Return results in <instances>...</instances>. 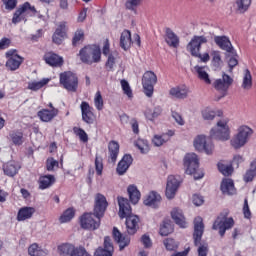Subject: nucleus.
<instances>
[{
	"label": "nucleus",
	"instance_id": "nucleus-1",
	"mask_svg": "<svg viewBox=\"0 0 256 256\" xmlns=\"http://www.w3.org/2000/svg\"><path fill=\"white\" fill-rule=\"evenodd\" d=\"M119 212L118 215L120 219L126 218V228L128 235H135L137 229H139V216L132 215L131 205L129 200L124 197H118Z\"/></svg>",
	"mask_w": 256,
	"mask_h": 256
},
{
	"label": "nucleus",
	"instance_id": "nucleus-2",
	"mask_svg": "<svg viewBox=\"0 0 256 256\" xmlns=\"http://www.w3.org/2000/svg\"><path fill=\"white\" fill-rule=\"evenodd\" d=\"M205 231V225L203 224V218L196 217L194 219V245L198 247L197 252L198 256H207L209 253V244L205 242H201V238L203 237V232Z\"/></svg>",
	"mask_w": 256,
	"mask_h": 256
},
{
	"label": "nucleus",
	"instance_id": "nucleus-3",
	"mask_svg": "<svg viewBox=\"0 0 256 256\" xmlns=\"http://www.w3.org/2000/svg\"><path fill=\"white\" fill-rule=\"evenodd\" d=\"M210 137L211 139H216V141H229L231 139L229 120H218L216 125L210 130Z\"/></svg>",
	"mask_w": 256,
	"mask_h": 256
},
{
	"label": "nucleus",
	"instance_id": "nucleus-4",
	"mask_svg": "<svg viewBox=\"0 0 256 256\" xmlns=\"http://www.w3.org/2000/svg\"><path fill=\"white\" fill-rule=\"evenodd\" d=\"M251 135H253L251 127L247 125L240 126L238 132L230 140L231 147H233V149H241L242 147H245V145L249 143Z\"/></svg>",
	"mask_w": 256,
	"mask_h": 256
},
{
	"label": "nucleus",
	"instance_id": "nucleus-5",
	"mask_svg": "<svg viewBox=\"0 0 256 256\" xmlns=\"http://www.w3.org/2000/svg\"><path fill=\"white\" fill-rule=\"evenodd\" d=\"M79 55L82 63L87 65L101 61V49L97 46H86L80 50Z\"/></svg>",
	"mask_w": 256,
	"mask_h": 256
},
{
	"label": "nucleus",
	"instance_id": "nucleus-6",
	"mask_svg": "<svg viewBox=\"0 0 256 256\" xmlns=\"http://www.w3.org/2000/svg\"><path fill=\"white\" fill-rule=\"evenodd\" d=\"M229 217V212L228 211H224L222 212L217 219L215 220L212 229H214L215 231H217V229H219V235L221 237H224L225 235V231H227V229H231V227H233V225H235V221L233 220V218H228Z\"/></svg>",
	"mask_w": 256,
	"mask_h": 256
},
{
	"label": "nucleus",
	"instance_id": "nucleus-7",
	"mask_svg": "<svg viewBox=\"0 0 256 256\" xmlns=\"http://www.w3.org/2000/svg\"><path fill=\"white\" fill-rule=\"evenodd\" d=\"M80 225L82 229L95 231V229H99L101 225V216H96L95 213H84L80 217Z\"/></svg>",
	"mask_w": 256,
	"mask_h": 256
},
{
	"label": "nucleus",
	"instance_id": "nucleus-8",
	"mask_svg": "<svg viewBox=\"0 0 256 256\" xmlns=\"http://www.w3.org/2000/svg\"><path fill=\"white\" fill-rule=\"evenodd\" d=\"M60 83L63 85L64 89L71 91L72 93H75L77 87H79V79L77 78V75L70 71L60 74Z\"/></svg>",
	"mask_w": 256,
	"mask_h": 256
},
{
	"label": "nucleus",
	"instance_id": "nucleus-9",
	"mask_svg": "<svg viewBox=\"0 0 256 256\" xmlns=\"http://www.w3.org/2000/svg\"><path fill=\"white\" fill-rule=\"evenodd\" d=\"M194 149L199 151V153H206V155H213L215 146L212 143H207L206 135H198L193 141Z\"/></svg>",
	"mask_w": 256,
	"mask_h": 256
},
{
	"label": "nucleus",
	"instance_id": "nucleus-10",
	"mask_svg": "<svg viewBox=\"0 0 256 256\" xmlns=\"http://www.w3.org/2000/svg\"><path fill=\"white\" fill-rule=\"evenodd\" d=\"M157 83V75L153 71H146L142 77L144 93L147 97H153V86Z\"/></svg>",
	"mask_w": 256,
	"mask_h": 256
},
{
	"label": "nucleus",
	"instance_id": "nucleus-11",
	"mask_svg": "<svg viewBox=\"0 0 256 256\" xmlns=\"http://www.w3.org/2000/svg\"><path fill=\"white\" fill-rule=\"evenodd\" d=\"M183 166L187 175H193L199 169V156L193 152L187 153L183 158Z\"/></svg>",
	"mask_w": 256,
	"mask_h": 256
},
{
	"label": "nucleus",
	"instance_id": "nucleus-12",
	"mask_svg": "<svg viewBox=\"0 0 256 256\" xmlns=\"http://www.w3.org/2000/svg\"><path fill=\"white\" fill-rule=\"evenodd\" d=\"M207 42L208 40L205 36H194L186 46V49L192 57H195V55H199V52H201V46Z\"/></svg>",
	"mask_w": 256,
	"mask_h": 256
},
{
	"label": "nucleus",
	"instance_id": "nucleus-13",
	"mask_svg": "<svg viewBox=\"0 0 256 256\" xmlns=\"http://www.w3.org/2000/svg\"><path fill=\"white\" fill-rule=\"evenodd\" d=\"M109 203L105 195L98 193L95 195V204H94V215L96 217H103L105 211H107Z\"/></svg>",
	"mask_w": 256,
	"mask_h": 256
},
{
	"label": "nucleus",
	"instance_id": "nucleus-14",
	"mask_svg": "<svg viewBox=\"0 0 256 256\" xmlns=\"http://www.w3.org/2000/svg\"><path fill=\"white\" fill-rule=\"evenodd\" d=\"M26 11H32L33 13H35L37 10L34 6H31L29 2L24 3L14 12L12 17V23L14 25H17V23H21V21L25 19L23 15H25Z\"/></svg>",
	"mask_w": 256,
	"mask_h": 256
},
{
	"label": "nucleus",
	"instance_id": "nucleus-15",
	"mask_svg": "<svg viewBox=\"0 0 256 256\" xmlns=\"http://www.w3.org/2000/svg\"><path fill=\"white\" fill-rule=\"evenodd\" d=\"M214 42L220 49H222V51H226V53H230V55H235V49H233V45L231 44L229 37L215 36Z\"/></svg>",
	"mask_w": 256,
	"mask_h": 256
},
{
	"label": "nucleus",
	"instance_id": "nucleus-16",
	"mask_svg": "<svg viewBox=\"0 0 256 256\" xmlns=\"http://www.w3.org/2000/svg\"><path fill=\"white\" fill-rule=\"evenodd\" d=\"M230 85H233V78L225 73L222 74L221 79H217L213 83V87L216 91H221L222 93H226Z\"/></svg>",
	"mask_w": 256,
	"mask_h": 256
},
{
	"label": "nucleus",
	"instance_id": "nucleus-17",
	"mask_svg": "<svg viewBox=\"0 0 256 256\" xmlns=\"http://www.w3.org/2000/svg\"><path fill=\"white\" fill-rule=\"evenodd\" d=\"M66 30L67 23H60L52 36L53 43H55L56 45H61L65 40V37H67V33L65 32Z\"/></svg>",
	"mask_w": 256,
	"mask_h": 256
},
{
	"label": "nucleus",
	"instance_id": "nucleus-18",
	"mask_svg": "<svg viewBox=\"0 0 256 256\" xmlns=\"http://www.w3.org/2000/svg\"><path fill=\"white\" fill-rule=\"evenodd\" d=\"M179 189V180L175 176H169L166 185V197L167 199H173Z\"/></svg>",
	"mask_w": 256,
	"mask_h": 256
},
{
	"label": "nucleus",
	"instance_id": "nucleus-19",
	"mask_svg": "<svg viewBox=\"0 0 256 256\" xmlns=\"http://www.w3.org/2000/svg\"><path fill=\"white\" fill-rule=\"evenodd\" d=\"M189 93H191V90L185 85L176 86L171 88L169 91V95H171V97H175V99H187V97H189Z\"/></svg>",
	"mask_w": 256,
	"mask_h": 256
},
{
	"label": "nucleus",
	"instance_id": "nucleus-20",
	"mask_svg": "<svg viewBox=\"0 0 256 256\" xmlns=\"http://www.w3.org/2000/svg\"><path fill=\"white\" fill-rule=\"evenodd\" d=\"M132 163H133V157H131V155L129 154L124 155L116 168L118 175H125L129 167H131Z\"/></svg>",
	"mask_w": 256,
	"mask_h": 256
},
{
	"label": "nucleus",
	"instance_id": "nucleus-21",
	"mask_svg": "<svg viewBox=\"0 0 256 256\" xmlns=\"http://www.w3.org/2000/svg\"><path fill=\"white\" fill-rule=\"evenodd\" d=\"M37 115L44 123H49L59 115V110L57 108H53L52 110L42 109L38 111Z\"/></svg>",
	"mask_w": 256,
	"mask_h": 256
},
{
	"label": "nucleus",
	"instance_id": "nucleus-22",
	"mask_svg": "<svg viewBox=\"0 0 256 256\" xmlns=\"http://www.w3.org/2000/svg\"><path fill=\"white\" fill-rule=\"evenodd\" d=\"M44 61L47 65H50V67H61V65H63V57L53 52H47L44 55Z\"/></svg>",
	"mask_w": 256,
	"mask_h": 256
},
{
	"label": "nucleus",
	"instance_id": "nucleus-23",
	"mask_svg": "<svg viewBox=\"0 0 256 256\" xmlns=\"http://www.w3.org/2000/svg\"><path fill=\"white\" fill-rule=\"evenodd\" d=\"M80 108L82 111L83 121L91 125L95 120V115L93 114V111H91V106H89V103L87 102H82Z\"/></svg>",
	"mask_w": 256,
	"mask_h": 256
},
{
	"label": "nucleus",
	"instance_id": "nucleus-24",
	"mask_svg": "<svg viewBox=\"0 0 256 256\" xmlns=\"http://www.w3.org/2000/svg\"><path fill=\"white\" fill-rule=\"evenodd\" d=\"M144 205L152 207V209H157L161 205V195L155 191L150 192L144 200Z\"/></svg>",
	"mask_w": 256,
	"mask_h": 256
},
{
	"label": "nucleus",
	"instance_id": "nucleus-25",
	"mask_svg": "<svg viewBox=\"0 0 256 256\" xmlns=\"http://www.w3.org/2000/svg\"><path fill=\"white\" fill-rule=\"evenodd\" d=\"M201 115L204 121H213L216 117H221L223 112L208 106L201 110Z\"/></svg>",
	"mask_w": 256,
	"mask_h": 256
},
{
	"label": "nucleus",
	"instance_id": "nucleus-26",
	"mask_svg": "<svg viewBox=\"0 0 256 256\" xmlns=\"http://www.w3.org/2000/svg\"><path fill=\"white\" fill-rule=\"evenodd\" d=\"M171 217L175 221L176 225H179L182 229L187 227V221H185V216L183 215V210L179 208H174L171 211Z\"/></svg>",
	"mask_w": 256,
	"mask_h": 256
},
{
	"label": "nucleus",
	"instance_id": "nucleus-27",
	"mask_svg": "<svg viewBox=\"0 0 256 256\" xmlns=\"http://www.w3.org/2000/svg\"><path fill=\"white\" fill-rule=\"evenodd\" d=\"M113 238H114V241H117V243L119 244L120 251H123L125 247H127L129 243H131V240L129 239V237L123 236V234L119 232V229L115 227L113 229Z\"/></svg>",
	"mask_w": 256,
	"mask_h": 256
},
{
	"label": "nucleus",
	"instance_id": "nucleus-28",
	"mask_svg": "<svg viewBox=\"0 0 256 256\" xmlns=\"http://www.w3.org/2000/svg\"><path fill=\"white\" fill-rule=\"evenodd\" d=\"M119 155V143L111 141L108 145V161L109 163H115Z\"/></svg>",
	"mask_w": 256,
	"mask_h": 256
},
{
	"label": "nucleus",
	"instance_id": "nucleus-29",
	"mask_svg": "<svg viewBox=\"0 0 256 256\" xmlns=\"http://www.w3.org/2000/svg\"><path fill=\"white\" fill-rule=\"evenodd\" d=\"M220 189H221L222 193H224L226 195H235V193H236L235 184L229 178H225L222 180Z\"/></svg>",
	"mask_w": 256,
	"mask_h": 256
},
{
	"label": "nucleus",
	"instance_id": "nucleus-30",
	"mask_svg": "<svg viewBox=\"0 0 256 256\" xmlns=\"http://www.w3.org/2000/svg\"><path fill=\"white\" fill-rule=\"evenodd\" d=\"M131 45H133V41L131 40V31L124 30L120 37V47L124 49V51H128V49H131Z\"/></svg>",
	"mask_w": 256,
	"mask_h": 256
},
{
	"label": "nucleus",
	"instance_id": "nucleus-31",
	"mask_svg": "<svg viewBox=\"0 0 256 256\" xmlns=\"http://www.w3.org/2000/svg\"><path fill=\"white\" fill-rule=\"evenodd\" d=\"M241 87L244 89V91H251L253 88V76L251 75V71L249 69H245L243 72Z\"/></svg>",
	"mask_w": 256,
	"mask_h": 256
},
{
	"label": "nucleus",
	"instance_id": "nucleus-32",
	"mask_svg": "<svg viewBox=\"0 0 256 256\" xmlns=\"http://www.w3.org/2000/svg\"><path fill=\"white\" fill-rule=\"evenodd\" d=\"M127 192L132 205H137L139 203V200L141 199V192H139L137 186L130 185L127 189Z\"/></svg>",
	"mask_w": 256,
	"mask_h": 256
},
{
	"label": "nucleus",
	"instance_id": "nucleus-33",
	"mask_svg": "<svg viewBox=\"0 0 256 256\" xmlns=\"http://www.w3.org/2000/svg\"><path fill=\"white\" fill-rule=\"evenodd\" d=\"M165 41L167 45H169V47H179V37L173 33V30H171V28L166 29Z\"/></svg>",
	"mask_w": 256,
	"mask_h": 256
},
{
	"label": "nucleus",
	"instance_id": "nucleus-34",
	"mask_svg": "<svg viewBox=\"0 0 256 256\" xmlns=\"http://www.w3.org/2000/svg\"><path fill=\"white\" fill-rule=\"evenodd\" d=\"M21 63H23V57L14 56L7 60L6 67L10 71H17V69H19V67H21Z\"/></svg>",
	"mask_w": 256,
	"mask_h": 256
},
{
	"label": "nucleus",
	"instance_id": "nucleus-35",
	"mask_svg": "<svg viewBox=\"0 0 256 256\" xmlns=\"http://www.w3.org/2000/svg\"><path fill=\"white\" fill-rule=\"evenodd\" d=\"M35 213V208L33 207H23L19 210L17 219L18 221H26V219H31Z\"/></svg>",
	"mask_w": 256,
	"mask_h": 256
},
{
	"label": "nucleus",
	"instance_id": "nucleus-36",
	"mask_svg": "<svg viewBox=\"0 0 256 256\" xmlns=\"http://www.w3.org/2000/svg\"><path fill=\"white\" fill-rule=\"evenodd\" d=\"M55 183V176L45 175L39 178V189H49Z\"/></svg>",
	"mask_w": 256,
	"mask_h": 256
},
{
	"label": "nucleus",
	"instance_id": "nucleus-37",
	"mask_svg": "<svg viewBox=\"0 0 256 256\" xmlns=\"http://www.w3.org/2000/svg\"><path fill=\"white\" fill-rule=\"evenodd\" d=\"M194 69L198 75V78L201 81H204L206 85H211V79L209 78V73H207V70H205V67L195 66Z\"/></svg>",
	"mask_w": 256,
	"mask_h": 256
},
{
	"label": "nucleus",
	"instance_id": "nucleus-38",
	"mask_svg": "<svg viewBox=\"0 0 256 256\" xmlns=\"http://www.w3.org/2000/svg\"><path fill=\"white\" fill-rule=\"evenodd\" d=\"M210 57H212V65L219 69L221 65H223V59L221 58V51L219 50H211Z\"/></svg>",
	"mask_w": 256,
	"mask_h": 256
},
{
	"label": "nucleus",
	"instance_id": "nucleus-39",
	"mask_svg": "<svg viewBox=\"0 0 256 256\" xmlns=\"http://www.w3.org/2000/svg\"><path fill=\"white\" fill-rule=\"evenodd\" d=\"M217 167L218 171H220V173H222V175H224L225 177H229V175L233 174V166L225 161L218 162Z\"/></svg>",
	"mask_w": 256,
	"mask_h": 256
},
{
	"label": "nucleus",
	"instance_id": "nucleus-40",
	"mask_svg": "<svg viewBox=\"0 0 256 256\" xmlns=\"http://www.w3.org/2000/svg\"><path fill=\"white\" fill-rule=\"evenodd\" d=\"M28 254L30 256H47V251L43 250L39 244L34 243L28 247Z\"/></svg>",
	"mask_w": 256,
	"mask_h": 256
},
{
	"label": "nucleus",
	"instance_id": "nucleus-41",
	"mask_svg": "<svg viewBox=\"0 0 256 256\" xmlns=\"http://www.w3.org/2000/svg\"><path fill=\"white\" fill-rule=\"evenodd\" d=\"M167 141H169V136L167 134H156L152 138V145H154V147H162Z\"/></svg>",
	"mask_w": 256,
	"mask_h": 256
},
{
	"label": "nucleus",
	"instance_id": "nucleus-42",
	"mask_svg": "<svg viewBox=\"0 0 256 256\" xmlns=\"http://www.w3.org/2000/svg\"><path fill=\"white\" fill-rule=\"evenodd\" d=\"M251 7V0H236V11L237 13H245Z\"/></svg>",
	"mask_w": 256,
	"mask_h": 256
},
{
	"label": "nucleus",
	"instance_id": "nucleus-43",
	"mask_svg": "<svg viewBox=\"0 0 256 256\" xmlns=\"http://www.w3.org/2000/svg\"><path fill=\"white\" fill-rule=\"evenodd\" d=\"M173 231V225H171V220H165L160 226V235L162 237H167Z\"/></svg>",
	"mask_w": 256,
	"mask_h": 256
},
{
	"label": "nucleus",
	"instance_id": "nucleus-44",
	"mask_svg": "<svg viewBox=\"0 0 256 256\" xmlns=\"http://www.w3.org/2000/svg\"><path fill=\"white\" fill-rule=\"evenodd\" d=\"M47 83H49L48 78H44L38 82H30L28 84V89H30V91H39V89H43V87H45V85H47Z\"/></svg>",
	"mask_w": 256,
	"mask_h": 256
},
{
	"label": "nucleus",
	"instance_id": "nucleus-45",
	"mask_svg": "<svg viewBox=\"0 0 256 256\" xmlns=\"http://www.w3.org/2000/svg\"><path fill=\"white\" fill-rule=\"evenodd\" d=\"M116 63H119V55L117 52L109 54L106 62L107 69H109V71H113V67H115Z\"/></svg>",
	"mask_w": 256,
	"mask_h": 256
},
{
	"label": "nucleus",
	"instance_id": "nucleus-46",
	"mask_svg": "<svg viewBox=\"0 0 256 256\" xmlns=\"http://www.w3.org/2000/svg\"><path fill=\"white\" fill-rule=\"evenodd\" d=\"M75 217V210L68 208L59 218L60 223H69Z\"/></svg>",
	"mask_w": 256,
	"mask_h": 256
},
{
	"label": "nucleus",
	"instance_id": "nucleus-47",
	"mask_svg": "<svg viewBox=\"0 0 256 256\" xmlns=\"http://www.w3.org/2000/svg\"><path fill=\"white\" fill-rule=\"evenodd\" d=\"M83 39H85V31L83 29L76 30L72 39V45L77 47V45H79Z\"/></svg>",
	"mask_w": 256,
	"mask_h": 256
},
{
	"label": "nucleus",
	"instance_id": "nucleus-48",
	"mask_svg": "<svg viewBox=\"0 0 256 256\" xmlns=\"http://www.w3.org/2000/svg\"><path fill=\"white\" fill-rule=\"evenodd\" d=\"M135 146L137 147V149H139V151L143 154L147 153L148 151H150L149 148V142L147 140L144 139H138L135 142Z\"/></svg>",
	"mask_w": 256,
	"mask_h": 256
},
{
	"label": "nucleus",
	"instance_id": "nucleus-49",
	"mask_svg": "<svg viewBox=\"0 0 256 256\" xmlns=\"http://www.w3.org/2000/svg\"><path fill=\"white\" fill-rule=\"evenodd\" d=\"M10 139L14 145H23V133L21 132L10 133Z\"/></svg>",
	"mask_w": 256,
	"mask_h": 256
},
{
	"label": "nucleus",
	"instance_id": "nucleus-50",
	"mask_svg": "<svg viewBox=\"0 0 256 256\" xmlns=\"http://www.w3.org/2000/svg\"><path fill=\"white\" fill-rule=\"evenodd\" d=\"M73 131L75 135L79 137L80 141H82V143H87L89 141V136L87 135V132H85V130L74 127Z\"/></svg>",
	"mask_w": 256,
	"mask_h": 256
},
{
	"label": "nucleus",
	"instance_id": "nucleus-51",
	"mask_svg": "<svg viewBox=\"0 0 256 256\" xmlns=\"http://www.w3.org/2000/svg\"><path fill=\"white\" fill-rule=\"evenodd\" d=\"M121 87L124 92V95H127L129 99H133V90H131V86L127 80H121Z\"/></svg>",
	"mask_w": 256,
	"mask_h": 256
},
{
	"label": "nucleus",
	"instance_id": "nucleus-52",
	"mask_svg": "<svg viewBox=\"0 0 256 256\" xmlns=\"http://www.w3.org/2000/svg\"><path fill=\"white\" fill-rule=\"evenodd\" d=\"M161 107H156L154 108L153 111L151 110H147L145 112V116L147 117V119H149L150 121H153V119H156V117H159V115H161Z\"/></svg>",
	"mask_w": 256,
	"mask_h": 256
},
{
	"label": "nucleus",
	"instance_id": "nucleus-53",
	"mask_svg": "<svg viewBox=\"0 0 256 256\" xmlns=\"http://www.w3.org/2000/svg\"><path fill=\"white\" fill-rule=\"evenodd\" d=\"M164 245L167 249V251H175L179 247V243H177L175 240L172 238H168L164 240Z\"/></svg>",
	"mask_w": 256,
	"mask_h": 256
},
{
	"label": "nucleus",
	"instance_id": "nucleus-54",
	"mask_svg": "<svg viewBox=\"0 0 256 256\" xmlns=\"http://www.w3.org/2000/svg\"><path fill=\"white\" fill-rule=\"evenodd\" d=\"M2 7H4L6 11H13V9L17 7V0H2Z\"/></svg>",
	"mask_w": 256,
	"mask_h": 256
},
{
	"label": "nucleus",
	"instance_id": "nucleus-55",
	"mask_svg": "<svg viewBox=\"0 0 256 256\" xmlns=\"http://www.w3.org/2000/svg\"><path fill=\"white\" fill-rule=\"evenodd\" d=\"M94 105L98 111L103 110V96H101L100 91L96 92L95 94Z\"/></svg>",
	"mask_w": 256,
	"mask_h": 256
},
{
	"label": "nucleus",
	"instance_id": "nucleus-56",
	"mask_svg": "<svg viewBox=\"0 0 256 256\" xmlns=\"http://www.w3.org/2000/svg\"><path fill=\"white\" fill-rule=\"evenodd\" d=\"M4 173L8 175V177H15V175H17V167L13 164H7L4 167Z\"/></svg>",
	"mask_w": 256,
	"mask_h": 256
},
{
	"label": "nucleus",
	"instance_id": "nucleus-57",
	"mask_svg": "<svg viewBox=\"0 0 256 256\" xmlns=\"http://www.w3.org/2000/svg\"><path fill=\"white\" fill-rule=\"evenodd\" d=\"M141 1L143 0H127L125 3L126 9L129 11H135L139 5H141Z\"/></svg>",
	"mask_w": 256,
	"mask_h": 256
},
{
	"label": "nucleus",
	"instance_id": "nucleus-58",
	"mask_svg": "<svg viewBox=\"0 0 256 256\" xmlns=\"http://www.w3.org/2000/svg\"><path fill=\"white\" fill-rule=\"evenodd\" d=\"M256 176V170L255 168H250L245 174H244V181L245 183H251L253 179H255Z\"/></svg>",
	"mask_w": 256,
	"mask_h": 256
},
{
	"label": "nucleus",
	"instance_id": "nucleus-59",
	"mask_svg": "<svg viewBox=\"0 0 256 256\" xmlns=\"http://www.w3.org/2000/svg\"><path fill=\"white\" fill-rule=\"evenodd\" d=\"M104 251L113 254L114 248H113V243L111 242V238L109 236H106L104 238Z\"/></svg>",
	"mask_w": 256,
	"mask_h": 256
},
{
	"label": "nucleus",
	"instance_id": "nucleus-60",
	"mask_svg": "<svg viewBox=\"0 0 256 256\" xmlns=\"http://www.w3.org/2000/svg\"><path fill=\"white\" fill-rule=\"evenodd\" d=\"M95 169H96L97 175H102V173H103V159H101V157H99V156H96V158H95Z\"/></svg>",
	"mask_w": 256,
	"mask_h": 256
},
{
	"label": "nucleus",
	"instance_id": "nucleus-61",
	"mask_svg": "<svg viewBox=\"0 0 256 256\" xmlns=\"http://www.w3.org/2000/svg\"><path fill=\"white\" fill-rule=\"evenodd\" d=\"M55 167H59V162L53 158H48L46 161L47 171H54Z\"/></svg>",
	"mask_w": 256,
	"mask_h": 256
},
{
	"label": "nucleus",
	"instance_id": "nucleus-62",
	"mask_svg": "<svg viewBox=\"0 0 256 256\" xmlns=\"http://www.w3.org/2000/svg\"><path fill=\"white\" fill-rule=\"evenodd\" d=\"M239 65V61L235 57H231L228 60V73H233V68Z\"/></svg>",
	"mask_w": 256,
	"mask_h": 256
},
{
	"label": "nucleus",
	"instance_id": "nucleus-63",
	"mask_svg": "<svg viewBox=\"0 0 256 256\" xmlns=\"http://www.w3.org/2000/svg\"><path fill=\"white\" fill-rule=\"evenodd\" d=\"M172 117L176 121L177 124H179L181 126L185 125V120L183 119V116H181V114H179L177 112H173Z\"/></svg>",
	"mask_w": 256,
	"mask_h": 256
},
{
	"label": "nucleus",
	"instance_id": "nucleus-64",
	"mask_svg": "<svg viewBox=\"0 0 256 256\" xmlns=\"http://www.w3.org/2000/svg\"><path fill=\"white\" fill-rule=\"evenodd\" d=\"M94 256H113L110 252H107L103 248L96 249Z\"/></svg>",
	"mask_w": 256,
	"mask_h": 256
}]
</instances>
